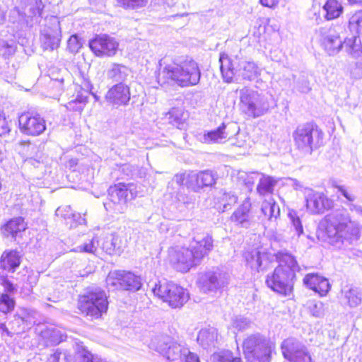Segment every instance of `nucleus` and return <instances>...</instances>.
<instances>
[{"label":"nucleus","mask_w":362,"mask_h":362,"mask_svg":"<svg viewBox=\"0 0 362 362\" xmlns=\"http://www.w3.org/2000/svg\"><path fill=\"white\" fill-rule=\"evenodd\" d=\"M295 145L298 149L312 152L325 143V134L315 122H307L293 132Z\"/></svg>","instance_id":"4"},{"label":"nucleus","mask_w":362,"mask_h":362,"mask_svg":"<svg viewBox=\"0 0 362 362\" xmlns=\"http://www.w3.org/2000/svg\"><path fill=\"white\" fill-rule=\"evenodd\" d=\"M234 202H236L238 200V197L236 196H233Z\"/></svg>","instance_id":"54"},{"label":"nucleus","mask_w":362,"mask_h":362,"mask_svg":"<svg viewBox=\"0 0 362 362\" xmlns=\"http://www.w3.org/2000/svg\"><path fill=\"white\" fill-rule=\"evenodd\" d=\"M349 2L353 3V4L357 3V1H356V0H354V1L349 0Z\"/></svg>","instance_id":"55"},{"label":"nucleus","mask_w":362,"mask_h":362,"mask_svg":"<svg viewBox=\"0 0 362 362\" xmlns=\"http://www.w3.org/2000/svg\"><path fill=\"white\" fill-rule=\"evenodd\" d=\"M125 66L119 64H113L112 68L109 71L110 77L112 78H120L124 76L123 69Z\"/></svg>","instance_id":"42"},{"label":"nucleus","mask_w":362,"mask_h":362,"mask_svg":"<svg viewBox=\"0 0 362 362\" xmlns=\"http://www.w3.org/2000/svg\"><path fill=\"white\" fill-rule=\"evenodd\" d=\"M348 29L353 35L362 34V9L355 11L350 16Z\"/></svg>","instance_id":"33"},{"label":"nucleus","mask_w":362,"mask_h":362,"mask_svg":"<svg viewBox=\"0 0 362 362\" xmlns=\"http://www.w3.org/2000/svg\"><path fill=\"white\" fill-rule=\"evenodd\" d=\"M19 128L21 132L30 136H37L46 129L45 121L39 115L24 112L19 119Z\"/></svg>","instance_id":"13"},{"label":"nucleus","mask_w":362,"mask_h":362,"mask_svg":"<svg viewBox=\"0 0 362 362\" xmlns=\"http://www.w3.org/2000/svg\"><path fill=\"white\" fill-rule=\"evenodd\" d=\"M217 180L216 173L206 170L199 172L195 176L194 190L214 185Z\"/></svg>","instance_id":"23"},{"label":"nucleus","mask_w":362,"mask_h":362,"mask_svg":"<svg viewBox=\"0 0 362 362\" xmlns=\"http://www.w3.org/2000/svg\"><path fill=\"white\" fill-rule=\"evenodd\" d=\"M27 223L23 218L14 217L1 226V230L5 237L16 238L27 229Z\"/></svg>","instance_id":"19"},{"label":"nucleus","mask_w":362,"mask_h":362,"mask_svg":"<svg viewBox=\"0 0 362 362\" xmlns=\"http://www.w3.org/2000/svg\"><path fill=\"white\" fill-rule=\"evenodd\" d=\"M242 349L246 362H271L272 348L259 335L252 334L245 338L243 341Z\"/></svg>","instance_id":"5"},{"label":"nucleus","mask_w":362,"mask_h":362,"mask_svg":"<svg viewBox=\"0 0 362 362\" xmlns=\"http://www.w3.org/2000/svg\"><path fill=\"white\" fill-rule=\"evenodd\" d=\"M323 8L325 11V18L327 21L339 18L344 11L343 6L338 0H327Z\"/></svg>","instance_id":"28"},{"label":"nucleus","mask_w":362,"mask_h":362,"mask_svg":"<svg viewBox=\"0 0 362 362\" xmlns=\"http://www.w3.org/2000/svg\"><path fill=\"white\" fill-rule=\"evenodd\" d=\"M257 74V66L254 63L247 62L243 63L241 72V76L243 79L252 80Z\"/></svg>","instance_id":"39"},{"label":"nucleus","mask_w":362,"mask_h":362,"mask_svg":"<svg viewBox=\"0 0 362 362\" xmlns=\"http://www.w3.org/2000/svg\"><path fill=\"white\" fill-rule=\"evenodd\" d=\"M109 301L105 292L91 289L78 296L76 308L78 314L91 320H99L108 310Z\"/></svg>","instance_id":"3"},{"label":"nucleus","mask_w":362,"mask_h":362,"mask_svg":"<svg viewBox=\"0 0 362 362\" xmlns=\"http://www.w3.org/2000/svg\"><path fill=\"white\" fill-rule=\"evenodd\" d=\"M277 266L275 270L296 278L299 267L295 256L289 252L279 251L274 255Z\"/></svg>","instance_id":"16"},{"label":"nucleus","mask_w":362,"mask_h":362,"mask_svg":"<svg viewBox=\"0 0 362 362\" xmlns=\"http://www.w3.org/2000/svg\"><path fill=\"white\" fill-rule=\"evenodd\" d=\"M295 278L274 269L267 276L266 285L272 291L281 296H290L293 292Z\"/></svg>","instance_id":"8"},{"label":"nucleus","mask_w":362,"mask_h":362,"mask_svg":"<svg viewBox=\"0 0 362 362\" xmlns=\"http://www.w3.org/2000/svg\"><path fill=\"white\" fill-rule=\"evenodd\" d=\"M261 211L266 219L271 220L273 217H276L279 214L280 210L279 207L276 206L275 200L270 198L262 202Z\"/></svg>","instance_id":"32"},{"label":"nucleus","mask_w":362,"mask_h":362,"mask_svg":"<svg viewBox=\"0 0 362 362\" xmlns=\"http://www.w3.org/2000/svg\"><path fill=\"white\" fill-rule=\"evenodd\" d=\"M61 31L58 23L57 28L53 34L46 33L44 35V47L45 49L53 50L57 48L60 44Z\"/></svg>","instance_id":"31"},{"label":"nucleus","mask_w":362,"mask_h":362,"mask_svg":"<svg viewBox=\"0 0 362 362\" xmlns=\"http://www.w3.org/2000/svg\"><path fill=\"white\" fill-rule=\"evenodd\" d=\"M68 48L71 52H78L82 47V44L77 35H72L67 42Z\"/></svg>","instance_id":"43"},{"label":"nucleus","mask_w":362,"mask_h":362,"mask_svg":"<svg viewBox=\"0 0 362 362\" xmlns=\"http://www.w3.org/2000/svg\"><path fill=\"white\" fill-rule=\"evenodd\" d=\"M275 32L274 28L270 25L269 20L262 21L255 27L252 35L258 40H267Z\"/></svg>","instance_id":"29"},{"label":"nucleus","mask_w":362,"mask_h":362,"mask_svg":"<svg viewBox=\"0 0 362 362\" xmlns=\"http://www.w3.org/2000/svg\"><path fill=\"white\" fill-rule=\"evenodd\" d=\"M105 99L112 105H127L131 99L130 88L123 83H118L108 90Z\"/></svg>","instance_id":"15"},{"label":"nucleus","mask_w":362,"mask_h":362,"mask_svg":"<svg viewBox=\"0 0 362 362\" xmlns=\"http://www.w3.org/2000/svg\"><path fill=\"white\" fill-rule=\"evenodd\" d=\"M15 307L16 300L13 297L6 293L0 295V314L6 315L12 313Z\"/></svg>","instance_id":"35"},{"label":"nucleus","mask_w":362,"mask_h":362,"mask_svg":"<svg viewBox=\"0 0 362 362\" xmlns=\"http://www.w3.org/2000/svg\"><path fill=\"white\" fill-rule=\"evenodd\" d=\"M303 282L307 287L318 293L321 296H325L330 289L328 279L317 274H306Z\"/></svg>","instance_id":"18"},{"label":"nucleus","mask_w":362,"mask_h":362,"mask_svg":"<svg viewBox=\"0 0 362 362\" xmlns=\"http://www.w3.org/2000/svg\"><path fill=\"white\" fill-rule=\"evenodd\" d=\"M212 358L213 362H243L240 356H235L232 351L228 349L215 352Z\"/></svg>","instance_id":"36"},{"label":"nucleus","mask_w":362,"mask_h":362,"mask_svg":"<svg viewBox=\"0 0 362 362\" xmlns=\"http://www.w3.org/2000/svg\"><path fill=\"white\" fill-rule=\"evenodd\" d=\"M87 103V98L78 96L74 100L68 102L65 107L70 112H79L81 113Z\"/></svg>","instance_id":"38"},{"label":"nucleus","mask_w":362,"mask_h":362,"mask_svg":"<svg viewBox=\"0 0 362 362\" xmlns=\"http://www.w3.org/2000/svg\"><path fill=\"white\" fill-rule=\"evenodd\" d=\"M132 186H134L132 183L118 182L109 187L108 194L112 201L117 199L119 202L126 203L129 197L130 199H134L136 196L135 192L130 189Z\"/></svg>","instance_id":"20"},{"label":"nucleus","mask_w":362,"mask_h":362,"mask_svg":"<svg viewBox=\"0 0 362 362\" xmlns=\"http://www.w3.org/2000/svg\"><path fill=\"white\" fill-rule=\"evenodd\" d=\"M206 281H209L211 284H216L218 281V279H217L216 276H215L214 275H211L210 276L206 278Z\"/></svg>","instance_id":"51"},{"label":"nucleus","mask_w":362,"mask_h":362,"mask_svg":"<svg viewBox=\"0 0 362 362\" xmlns=\"http://www.w3.org/2000/svg\"><path fill=\"white\" fill-rule=\"evenodd\" d=\"M276 180L270 176H263L257 185V192L261 196L273 194Z\"/></svg>","instance_id":"30"},{"label":"nucleus","mask_w":362,"mask_h":362,"mask_svg":"<svg viewBox=\"0 0 362 362\" xmlns=\"http://www.w3.org/2000/svg\"><path fill=\"white\" fill-rule=\"evenodd\" d=\"M225 128L226 125L222 124L216 129L208 132L206 134L208 139L211 141H217L221 139L226 138L227 135L223 131Z\"/></svg>","instance_id":"41"},{"label":"nucleus","mask_w":362,"mask_h":362,"mask_svg":"<svg viewBox=\"0 0 362 362\" xmlns=\"http://www.w3.org/2000/svg\"><path fill=\"white\" fill-rule=\"evenodd\" d=\"M224 196H225L226 197H229V194H224Z\"/></svg>","instance_id":"56"},{"label":"nucleus","mask_w":362,"mask_h":362,"mask_svg":"<svg viewBox=\"0 0 362 362\" xmlns=\"http://www.w3.org/2000/svg\"><path fill=\"white\" fill-rule=\"evenodd\" d=\"M1 285L6 293H12L15 291L14 285L6 277L2 279Z\"/></svg>","instance_id":"47"},{"label":"nucleus","mask_w":362,"mask_h":362,"mask_svg":"<svg viewBox=\"0 0 362 362\" xmlns=\"http://www.w3.org/2000/svg\"><path fill=\"white\" fill-rule=\"evenodd\" d=\"M201 72L198 64L192 61H185L178 65L175 59L169 56H165L158 62V69L156 79L160 86L175 81L181 87L197 85L200 80Z\"/></svg>","instance_id":"1"},{"label":"nucleus","mask_w":362,"mask_h":362,"mask_svg":"<svg viewBox=\"0 0 362 362\" xmlns=\"http://www.w3.org/2000/svg\"><path fill=\"white\" fill-rule=\"evenodd\" d=\"M2 267L13 272L21 264V255L16 250L4 251L0 258Z\"/></svg>","instance_id":"24"},{"label":"nucleus","mask_w":362,"mask_h":362,"mask_svg":"<svg viewBox=\"0 0 362 362\" xmlns=\"http://www.w3.org/2000/svg\"><path fill=\"white\" fill-rule=\"evenodd\" d=\"M88 47L96 57H113L119 50V42L107 34L95 35L88 42Z\"/></svg>","instance_id":"7"},{"label":"nucleus","mask_w":362,"mask_h":362,"mask_svg":"<svg viewBox=\"0 0 362 362\" xmlns=\"http://www.w3.org/2000/svg\"><path fill=\"white\" fill-rule=\"evenodd\" d=\"M9 132L10 127L8 122L4 119H0V136H4Z\"/></svg>","instance_id":"48"},{"label":"nucleus","mask_w":362,"mask_h":362,"mask_svg":"<svg viewBox=\"0 0 362 362\" xmlns=\"http://www.w3.org/2000/svg\"><path fill=\"white\" fill-rule=\"evenodd\" d=\"M281 349L283 356L289 362H312L310 354L292 339H285Z\"/></svg>","instance_id":"11"},{"label":"nucleus","mask_w":362,"mask_h":362,"mask_svg":"<svg viewBox=\"0 0 362 362\" xmlns=\"http://www.w3.org/2000/svg\"><path fill=\"white\" fill-rule=\"evenodd\" d=\"M240 106L245 115L253 119L261 117L267 110L257 93H242L240 97Z\"/></svg>","instance_id":"10"},{"label":"nucleus","mask_w":362,"mask_h":362,"mask_svg":"<svg viewBox=\"0 0 362 362\" xmlns=\"http://www.w3.org/2000/svg\"><path fill=\"white\" fill-rule=\"evenodd\" d=\"M252 202L250 197H246L230 216V221L235 224L244 227L250 223Z\"/></svg>","instance_id":"17"},{"label":"nucleus","mask_w":362,"mask_h":362,"mask_svg":"<svg viewBox=\"0 0 362 362\" xmlns=\"http://www.w3.org/2000/svg\"><path fill=\"white\" fill-rule=\"evenodd\" d=\"M152 291L155 296L173 308H181L189 299L186 289L171 281L158 282Z\"/></svg>","instance_id":"6"},{"label":"nucleus","mask_w":362,"mask_h":362,"mask_svg":"<svg viewBox=\"0 0 362 362\" xmlns=\"http://www.w3.org/2000/svg\"><path fill=\"white\" fill-rule=\"evenodd\" d=\"M108 284L118 289L138 291L142 286L139 276L131 272L116 271L107 277Z\"/></svg>","instance_id":"9"},{"label":"nucleus","mask_w":362,"mask_h":362,"mask_svg":"<svg viewBox=\"0 0 362 362\" xmlns=\"http://www.w3.org/2000/svg\"><path fill=\"white\" fill-rule=\"evenodd\" d=\"M292 224L295 227L298 235H300L303 233V227L302 226L301 221L299 217L293 216Z\"/></svg>","instance_id":"45"},{"label":"nucleus","mask_w":362,"mask_h":362,"mask_svg":"<svg viewBox=\"0 0 362 362\" xmlns=\"http://www.w3.org/2000/svg\"><path fill=\"white\" fill-rule=\"evenodd\" d=\"M345 48L354 54H362V34L344 39Z\"/></svg>","instance_id":"34"},{"label":"nucleus","mask_w":362,"mask_h":362,"mask_svg":"<svg viewBox=\"0 0 362 362\" xmlns=\"http://www.w3.org/2000/svg\"><path fill=\"white\" fill-rule=\"evenodd\" d=\"M260 255H261V253L259 252H257V254H256V256H257V261H258V263H257V267H261V262H259V259H260Z\"/></svg>","instance_id":"53"},{"label":"nucleus","mask_w":362,"mask_h":362,"mask_svg":"<svg viewBox=\"0 0 362 362\" xmlns=\"http://www.w3.org/2000/svg\"><path fill=\"white\" fill-rule=\"evenodd\" d=\"M240 62L237 57H232L226 52L220 54V70L225 83H231L234 81Z\"/></svg>","instance_id":"14"},{"label":"nucleus","mask_w":362,"mask_h":362,"mask_svg":"<svg viewBox=\"0 0 362 362\" xmlns=\"http://www.w3.org/2000/svg\"><path fill=\"white\" fill-rule=\"evenodd\" d=\"M305 206L310 214H321L332 209L334 202L324 192H313L306 197Z\"/></svg>","instance_id":"12"},{"label":"nucleus","mask_w":362,"mask_h":362,"mask_svg":"<svg viewBox=\"0 0 362 362\" xmlns=\"http://www.w3.org/2000/svg\"><path fill=\"white\" fill-rule=\"evenodd\" d=\"M337 188L349 201L352 202L354 199V196L349 194L348 192L341 186H337Z\"/></svg>","instance_id":"50"},{"label":"nucleus","mask_w":362,"mask_h":362,"mask_svg":"<svg viewBox=\"0 0 362 362\" xmlns=\"http://www.w3.org/2000/svg\"><path fill=\"white\" fill-rule=\"evenodd\" d=\"M81 251L92 254L95 253V252L96 251V247L94 245L93 241L91 240L89 243L84 244L81 247Z\"/></svg>","instance_id":"46"},{"label":"nucleus","mask_w":362,"mask_h":362,"mask_svg":"<svg viewBox=\"0 0 362 362\" xmlns=\"http://www.w3.org/2000/svg\"><path fill=\"white\" fill-rule=\"evenodd\" d=\"M186 351L187 348L178 343L173 342L166 344V346L162 349V354L169 361L178 362L182 359Z\"/></svg>","instance_id":"22"},{"label":"nucleus","mask_w":362,"mask_h":362,"mask_svg":"<svg viewBox=\"0 0 362 362\" xmlns=\"http://www.w3.org/2000/svg\"><path fill=\"white\" fill-rule=\"evenodd\" d=\"M182 358L184 359V362H200L198 356L189 351L188 349H187L186 352H185Z\"/></svg>","instance_id":"44"},{"label":"nucleus","mask_w":362,"mask_h":362,"mask_svg":"<svg viewBox=\"0 0 362 362\" xmlns=\"http://www.w3.org/2000/svg\"><path fill=\"white\" fill-rule=\"evenodd\" d=\"M184 180H185V175H176V182L179 185H183Z\"/></svg>","instance_id":"52"},{"label":"nucleus","mask_w":362,"mask_h":362,"mask_svg":"<svg viewBox=\"0 0 362 362\" xmlns=\"http://www.w3.org/2000/svg\"><path fill=\"white\" fill-rule=\"evenodd\" d=\"M117 5L124 10H136L146 6L148 0H116Z\"/></svg>","instance_id":"37"},{"label":"nucleus","mask_w":362,"mask_h":362,"mask_svg":"<svg viewBox=\"0 0 362 362\" xmlns=\"http://www.w3.org/2000/svg\"><path fill=\"white\" fill-rule=\"evenodd\" d=\"M165 117L170 124L181 128L189 119V114L182 106L173 107L165 113Z\"/></svg>","instance_id":"21"},{"label":"nucleus","mask_w":362,"mask_h":362,"mask_svg":"<svg viewBox=\"0 0 362 362\" xmlns=\"http://www.w3.org/2000/svg\"><path fill=\"white\" fill-rule=\"evenodd\" d=\"M213 242L212 237L206 235L197 241L192 249L185 247L176 252L173 257V264L176 269L180 272L186 273L196 267L212 250Z\"/></svg>","instance_id":"2"},{"label":"nucleus","mask_w":362,"mask_h":362,"mask_svg":"<svg viewBox=\"0 0 362 362\" xmlns=\"http://www.w3.org/2000/svg\"><path fill=\"white\" fill-rule=\"evenodd\" d=\"M279 0H259V3L264 7L268 8H275L278 4Z\"/></svg>","instance_id":"49"},{"label":"nucleus","mask_w":362,"mask_h":362,"mask_svg":"<svg viewBox=\"0 0 362 362\" xmlns=\"http://www.w3.org/2000/svg\"><path fill=\"white\" fill-rule=\"evenodd\" d=\"M327 237L331 243L340 240L345 235L349 233V230L346 223L339 222L336 225L329 224L327 227Z\"/></svg>","instance_id":"26"},{"label":"nucleus","mask_w":362,"mask_h":362,"mask_svg":"<svg viewBox=\"0 0 362 362\" xmlns=\"http://www.w3.org/2000/svg\"><path fill=\"white\" fill-rule=\"evenodd\" d=\"M344 296L350 306H356L361 303V297L356 289L350 288L345 291Z\"/></svg>","instance_id":"40"},{"label":"nucleus","mask_w":362,"mask_h":362,"mask_svg":"<svg viewBox=\"0 0 362 362\" xmlns=\"http://www.w3.org/2000/svg\"><path fill=\"white\" fill-rule=\"evenodd\" d=\"M56 216L62 222L69 225L70 228L76 227L78 225L76 217H79V214H75L69 206H59L55 211Z\"/></svg>","instance_id":"25"},{"label":"nucleus","mask_w":362,"mask_h":362,"mask_svg":"<svg viewBox=\"0 0 362 362\" xmlns=\"http://www.w3.org/2000/svg\"><path fill=\"white\" fill-rule=\"evenodd\" d=\"M322 45L329 54L339 51L343 46L345 47L344 40H341L339 35L337 33L328 34L324 37Z\"/></svg>","instance_id":"27"}]
</instances>
